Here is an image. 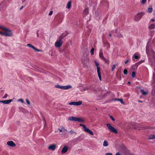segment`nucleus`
<instances>
[{"mask_svg": "<svg viewBox=\"0 0 155 155\" xmlns=\"http://www.w3.org/2000/svg\"><path fill=\"white\" fill-rule=\"evenodd\" d=\"M55 87H57V88H58L59 89H63V86H61L60 85H55Z\"/></svg>", "mask_w": 155, "mask_h": 155, "instance_id": "nucleus-24", "label": "nucleus"}, {"mask_svg": "<svg viewBox=\"0 0 155 155\" xmlns=\"http://www.w3.org/2000/svg\"><path fill=\"white\" fill-rule=\"evenodd\" d=\"M80 125L83 127L84 130V131L89 133L92 135H94V134L92 131L90 130L89 128L87 127L85 125L81 124H80Z\"/></svg>", "mask_w": 155, "mask_h": 155, "instance_id": "nucleus-6", "label": "nucleus"}, {"mask_svg": "<svg viewBox=\"0 0 155 155\" xmlns=\"http://www.w3.org/2000/svg\"><path fill=\"white\" fill-rule=\"evenodd\" d=\"M99 56L100 58L102 60L106 61V59L104 57L103 55V52L101 50H100L99 52Z\"/></svg>", "mask_w": 155, "mask_h": 155, "instance_id": "nucleus-13", "label": "nucleus"}, {"mask_svg": "<svg viewBox=\"0 0 155 155\" xmlns=\"http://www.w3.org/2000/svg\"><path fill=\"white\" fill-rule=\"evenodd\" d=\"M26 0H22V1L24 2H25Z\"/></svg>", "mask_w": 155, "mask_h": 155, "instance_id": "nucleus-52", "label": "nucleus"}, {"mask_svg": "<svg viewBox=\"0 0 155 155\" xmlns=\"http://www.w3.org/2000/svg\"><path fill=\"white\" fill-rule=\"evenodd\" d=\"M94 48H92L91 49L90 52H91V55H93L94 54Z\"/></svg>", "mask_w": 155, "mask_h": 155, "instance_id": "nucleus-28", "label": "nucleus"}, {"mask_svg": "<svg viewBox=\"0 0 155 155\" xmlns=\"http://www.w3.org/2000/svg\"><path fill=\"white\" fill-rule=\"evenodd\" d=\"M151 53L153 56V59L155 61V53L153 51H151Z\"/></svg>", "mask_w": 155, "mask_h": 155, "instance_id": "nucleus-25", "label": "nucleus"}, {"mask_svg": "<svg viewBox=\"0 0 155 155\" xmlns=\"http://www.w3.org/2000/svg\"><path fill=\"white\" fill-rule=\"evenodd\" d=\"M72 88V86L70 85H68L65 86H63L62 89L67 90Z\"/></svg>", "mask_w": 155, "mask_h": 155, "instance_id": "nucleus-16", "label": "nucleus"}, {"mask_svg": "<svg viewBox=\"0 0 155 155\" xmlns=\"http://www.w3.org/2000/svg\"><path fill=\"white\" fill-rule=\"evenodd\" d=\"M23 8V6H22L20 8V10H21V9H22Z\"/></svg>", "mask_w": 155, "mask_h": 155, "instance_id": "nucleus-47", "label": "nucleus"}, {"mask_svg": "<svg viewBox=\"0 0 155 155\" xmlns=\"http://www.w3.org/2000/svg\"><path fill=\"white\" fill-rule=\"evenodd\" d=\"M144 13L143 12L138 13L135 16L134 18V20L136 21H139L141 19Z\"/></svg>", "mask_w": 155, "mask_h": 155, "instance_id": "nucleus-7", "label": "nucleus"}, {"mask_svg": "<svg viewBox=\"0 0 155 155\" xmlns=\"http://www.w3.org/2000/svg\"><path fill=\"white\" fill-rule=\"evenodd\" d=\"M27 45L28 46V47L32 48V49H33L35 51H41L40 50L36 48L33 45H31V44H28Z\"/></svg>", "mask_w": 155, "mask_h": 155, "instance_id": "nucleus-12", "label": "nucleus"}, {"mask_svg": "<svg viewBox=\"0 0 155 155\" xmlns=\"http://www.w3.org/2000/svg\"><path fill=\"white\" fill-rule=\"evenodd\" d=\"M106 62H107V60L106 59V61H104Z\"/></svg>", "mask_w": 155, "mask_h": 155, "instance_id": "nucleus-53", "label": "nucleus"}, {"mask_svg": "<svg viewBox=\"0 0 155 155\" xmlns=\"http://www.w3.org/2000/svg\"><path fill=\"white\" fill-rule=\"evenodd\" d=\"M94 62L95 63V65L97 67V73L98 75L99 79L100 81H101V73L100 71V67L99 66V64L95 60L94 61Z\"/></svg>", "mask_w": 155, "mask_h": 155, "instance_id": "nucleus-4", "label": "nucleus"}, {"mask_svg": "<svg viewBox=\"0 0 155 155\" xmlns=\"http://www.w3.org/2000/svg\"><path fill=\"white\" fill-rule=\"evenodd\" d=\"M0 28L4 31L3 32L2 35L9 37L12 36V33L11 31L8 28L2 25L0 26Z\"/></svg>", "mask_w": 155, "mask_h": 155, "instance_id": "nucleus-1", "label": "nucleus"}, {"mask_svg": "<svg viewBox=\"0 0 155 155\" xmlns=\"http://www.w3.org/2000/svg\"><path fill=\"white\" fill-rule=\"evenodd\" d=\"M82 102L79 101L78 102H71L69 103L68 104L70 105H74L76 106H79L81 105L82 104Z\"/></svg>", "mask_w": 155, "mask_h": 155, "instance_id": "nucleus-8", "label": "nucleus"}, {"mask_svg": "<svg viewBox=\"0 0 155 155\" xmlns=\"http://www.w3.org/2000/svg\"><path fill=\"white\" fill-rule=\"evenodd\" d=\"M138 102H142V101H141L139 100L138 101Z\"/></svg>", "mask_w": 155, "mask_h": 155, "instance_id": "nucleus-50", "label": "nucleus"}, {"mask_svg": "<svg viewBox=\"0 0 155 155\" xmlns=\"http://www.w3.org/2000/svg\"><path fill=\"white\" fill-rule=\"evenodd\" d=\"M108 145L109 144L107 140H105L103 143V146L107 147L108 146Z\"/></svg>", "mask_w": 155, "mask_h": 155, "instance_id": "nucleus-18", "label": "nucleus"}, {"mask_svg": "<svg viewBox=\"0 0 155 155\" xmlns=\"http://www.w3.org/2000/svg\"><path fill=\"white\" fill-rule=\"evenodd\" d=\"M115 155H121V154L119 153H117Z\"/></svg>", "mask_w": 155, "mask_h": 155, "instance_id": "nucleus-46", "label": "nucleus"}, {"mask_svg": "<svg viewBox=\"0 0 155 155\" xmlns=\"http://www.w3.org/2000/svg\"><path fill=\"white\" fill-rule=\"evenodd\" d=\"M7 144L8 146L11 147H14L16 146L15 144L12 141L7 142Z\"/></svg>", "mask_w": 155, "mask_h": 155, "instance_id": "nucleus-10", "label": "nucleus"}, {"mask_svg": "<svg viewBox=\"0 0 155 155\" xmlns=\"http://www.w3.org/2000/svg\"><path fill=\"white\" fill-rule=\"evenodd\" d=\"M148 12L150 13L152 12L153 11V8H150L148 9Z\"/></svg>", "mask_w": 155, "mask_h": 155, "instance_id": "nucleus-27", "label": "nucleus"}, {"mask_svg": "<svg viewBox=\"0 0 155 155\" xmlns=\"http://www.w3.org/2000/svg\"><path fill=\"white\" fill-rule=\"evenodd\" d=\"M133 57L136 59H137L139 58L138 56L136 55L135 54H134Z\"/></svg>", "mask_w": 155, "mask_h": 155, "instance_id": "nucleus-29", "label": "nucleus"}, {"mask_svg": "<svg viewBox=\"0 0 155 155\" xmlns=\"http://www.w3.org/2000/svg\"><path fill=\"white\" fill-rule=\"evenodd\" d=\"M58 130H59L60 132H62L63 131L61 128V129L58 128Z\"/></svg>", "mask_w": 155, "mask_h": 155, "instance_id": "nucleus-38", "label": "nucleus"}, {"mask_svg": "<svg viewBox=\"0 0 155 155\" xmlns=\"http://www.w3.org/2000/svg\"><path fill=\"white\" fill-rule=\"evenodd\" d=\"M111 34H109V36H111Z\"/></svg>", "mask_w": 155, "mask_h": 155, "instance_id": "nucleus-54", "label": "nucleus"}, {"mask_svg": "<svg viewBox=\"0 0 155 155\" xmlns=\"http://www.w3.org/2000/svg\"><path fill=\"white\" fill-rule=\"evenodd\" d=\"M61 128L63 131H67V130L66 129H65L64 127H62Z\"/></svg>", "mask_w": 155, "mask_h": 155, "instance_id": "nucleus-36", "label": "nucleus"}, {"mask_svg": "<svg viewBox=\"0 0 155 155\" xmlns=\"http://www.w3.org/2000/svg\"><path fill=\"white\" fill-rule=\"evenodd\" d=\"M152 21H154V19H152L151 20Z\"/></svg>", "mask_w": 155, "mask_h": 155, "instance_id": "nucleus-48", "label": "nucleus"}, {"mask_svg": "<svg viewBox=\"0 0 155 155\" xmlns=\"http://www.w3.org/2000/svg\"><path fill=\"white\" fill-rule=\"evenodd\" d=\"M88 89V88L87 87H86L84 88V89H83V91H86Z\"/></svg>", "mask_w": 155, "mask_h": 155, "instance_id": "nucleus-43", "label": "nucleus"}, {"mask_svg": "<svg viewBox=\"0 0 155 155\" xmlns=\"http://www.w3.org/2000/svg\"><path fill=\"white\" fill-rule=\"evenodd\" d=\"M105 155H113L111 153H106Z\"/></svg>", "mask_w": 155, "mask_h": 155, "instance_id": "nucleus-40", "label": "nucleus"}, {"mask_svg": "<svg viewBox=\"0 0 155 155\" xmlns=\"http://www.w3.org/2000/svg\"><path fill=\"white\" fill-rule=\"evenodd\" d=\"M129 61V59H128L127 60H126L125 62V64H126Z\"/></svg>", "mask_w": 155, "mask_h": 155, "instance_id": "nucleus-44", "label": "nucleus"}, {"mask_svg": "<svg viewBox=\"0 0 155 155\" xmlns=\"http://www.w3.org/2000/svg\"><path fill=\"white\" fill-rule=\"evenodd\" d=\"M150 29H153L155 28V23L151 24L149 27Z\"/></svg>", "mask_w": 155, "mask_h": 155, "instance_id": "nucleus-21", "label": "nucleus"}, {"mask_svg": "<svg viewBox=\"0 0 155 155\" xmlns=\"http://www.w3.org/2000/svg\"><path fill=\"white\" fill-rule=\"evenodd\" d=\"M83 63L84 67L87 66L89 64V60L87 59L86 60L83 61Z\"/></svg>", "mask_w": 155, "mask_h": 155, "instance_id": "nucleus-15", "label": "nucleus"}, {"mask_svg": "<svg viewBox=\"0 0 155 155\" xmlns=\"http://www.w3.org/2000/svg\"><path fill=\"white\" fill-rule=\"evenodd\" d=\"M88 13V9L86 8L84 10V13L85 15H87Z\"/></svg>", "mask_w": 155, "mask_h": 155, "instance_id": "nucleus-23", "label": "nucleus"}, {"mask_svg": "<svg viewBox=\"0 0 155 155\" xmlns=\"http://www.w3.org/2000/svg\"><path fill=\"white\" fill-rule=\"evenodd\" d=\"M69 133L71 134H73V133H74V132L72 131V130H71L69 131Z\"/></svg>", "mask_w": 155, "mask_h": 155, "instance_id": "nucleus-42", "label": "nucleus"}, {"mask_svg": "<svg viewBox=\"0 0 155 155\" xmlns=\"http://www.w3.org/2000/svg\"><path fill=\"white\" fill-rule=\"evenodd\" d=\"M17 101L18 102H21L23 103H24V101H23V100L21 98L18 100Z\"/></svg>", "mask_w": 155, "mask_h": 155, "instance_id": "nucleus-31", "label": "nucleus"}, {"mask_svg": "<svg viewBox=\"0 0 155 155\" xmlns=\"http://www.w3.org/2000/svg\"><path fill=\"white\" fill-rule=\"evenodd\" d=\"M146 0H142L141 2V4H144L146 2Z\"/></svg>", "mask_w": 155, "mask_h": 155, "instance_id": "nucleus-34", "label": "nucleus"}, {"mask_svg": "<svg viewBox=\"0 0 155 155\" xmlns=\"http://www.w3.org/2000/svg\"><path fill=\"white\" fill-rule=\"evenodd\" d=\"M71 6V1H70L67 3V8L68 9H70Z\"/></svg>", "mask_w": 155, "mask_h": 155, "instance_id": "nucleus-20", "label": "nucleus"}, {"mask_svg": "<svg viewBox=\"0 0 155 155\" xmlns=\"http://www.w3.org/2000/svg\"><path fill=\"white\" fill-rule=\"evenodd\" d=\"M2 34H3V32H2L0 31V34L1 35H2Z\"/></svg>", "mask_w": 155, "mask_h": 155, "instance_id": "nucleus-49", "label": "nucleus"}, {"mask_svg": "<svg viewBox=\"0 0 155 155\" xmlns=\"http://www.w3.org/2000/svg\"><path fill=\"white\" fill-rule=\"evenodd\" d=\"M149 60H150V62H151V64H153V62L152 61V59H150Z\"/></svg>", "mask_w": 155, "mask_h": 155, "instance_id": "nucleus-45", "label": "nucleus"}, {"mask_svg": "<svg viewBox=\"0 0 155 155\" xmlns=\"http://www.w3.org/2000/svg\"><path fill=\"white\" fill-rule=\"evenodd\" d=\"M113 100L114 101H120L122 104H124V103L123 101V100L122 99L115 98Z\"/></svg>", "mask_w": 155, "mask_h": 155, "instance_id": "nucleus-17", "label": "nucleus"}, {"mask_svg": "<svg viewBox=\"0 0 155 155\" xmlns=\"http://www.w3.org/2000/svg\"><path fill=\"white\" fill-rule=\"evenodd\" d=\"M26 101L28 104H30V102L28 100V99H26Z\"/></svg>", "mask_w": 155, "mask_h": 155, "instance_id": "nucleus-35", "label": "nucleus"}, {"mask_svg": "<svg viewBox=\"0 0 155 155\" xmlns=\"http://www.w3.org/2000/svg\"><path fill=\"white\" fill-rule=\"evenodd\" d=\"M7 96L8 95L7 94H5L4 96L2 98H5L7 97Z\"/></svg>", "mask_w": 155, "mask_h": 155, "instance_id": "nucleus-37", "label": "nucleus"}, {"mask_svg": "<svg viewBox=\"0 0 155 155\" xmlns=\"http://www.w3.org/2000/svg\"><path fill=\"white\" fill-rule=\"evenodd\" d=\"M110 117L113 121H115V119L112 116H110Z\"/></svg>", "mask_w": 155, "mask_h": 155, "instance_id": "nucleus-39", "label": "nucleus"}, {"mask_svg": "<svg viewBox=\"0 0 155 155\" xmlns=\"http://www.w3.org/2000/svg\"><path fill=\"white\" fill-rule=\"evenodd\" d=\"M115 68L116 65H113L111 69L112 71H113L115 69Z\"/></svg>", "mask_w": 155, "mask_h": 155, "instance_id": "nucleus-33", "label": "nucleus"}, {"mask_svg": "<svg viewBox=\"0 0 155 155\" xmlns=\"http://www.w3.org/2000/svg\"><path fill=\"white\" fill-rule=\"evenodd\" d=\"M127 70L126 69H125L124 71V72H123L124 74H127Z\"/></svg>", "mask_w": 155, "mask_h": 155, "instance_id": "nucleus-32", "label": "nucleus"}, {"mask_svg": "<svg viewBox=\"0 0 155 155\" xmlns=\"http://www.w3.org/2000/svg\"><path fill=\"white\" fill-rule=\"evenodd\" d=\"M140 92L143 95H146L147 94V92L145 91L143 89H141L140 90Z\"/></svg>", "mask_w": 155, "mask_h": 155, "instance_id": "nucleus-22", "label": "nucleus"}, {"mask_svg": "<svg viewBox=\"0 0 155 155\" xmlns=\"http://www.w3.org/2000/svg\"><path fill=\"white\" fill-rule=\"evenodd\" d=\"M56 147V145L55 144H53L50 145L48 147V149L49 150L54 151L55 150Z\"/></svg>", "mask_w": 155, "mask_h": 155, "instance_id": "nucleus-11", "label": "nucleus"}, {"mask_svg": "<svg viewBox=\"0 0 155 155\" xmlns=\"http://www.w3.org/2000/svg\"><path fill=\"white\" fill-rule=\"evenodd\" d=\"M68 149V147L66 146H64L63 148L61 153L62 154L66 153Z\"/></svg>", "mask_w": 155, "mask_h": 155, "instance_id": "nucleus-14", "label": "nucleus"}, {"mask_svg": "<svg viewBox=\"0 0 155 155\" xmlns=\"http://www.w3.org/2000/svg\"><path fill=\"white\" fill-rule=\"evenodd\" d=\"M68 120H69L73 121H78L79 122H82L84 121V120L81 118L75 117L73 116L70 117L68 118Z\"/></svg>", "mask_w": 155, "mask_h": 155, "instance_id": "nucleus-3", "label": "nucleus"}, {"mask_svg": "<svg viewBox=\"0 0 155 155\" xmlns=\"http://www.w3.org/2000/svg\"><path fill=\"white\" fill-rule=\"evenodd\" d=\"M155 139V135L152 134L150 135L148 138L149 140H153Z\"/></svg>", "mask_w": 155, "mask_h": 155, "instance_id": "nucleus-19", "label": "nucleus"}, {"mask_svg": "<svg viewBox=\"0 0 155 155\" xmlns=\"http://www.w3.org/2000/svg\"><path fill=\"white\" fill-rule=\"evenodd\" d=\"M128 83L129 84H130V82H128Z\"/></svg>", "mask_w": 155, "mask_h": 155, "instance_id": "nucleus-51", "label": "nucleus"}, {"mask_svg": "<svg viewBox=\"0 0 155 155\" xmlns=\"http://www.w3.org/2000/svg\"><path fill=\"white\" fill-rule=\"evenodd\" d=\"M12 101V100L9 99L4 101L0 100V103H2L4 104H8Z\"/></svg>", "mask_w": 155, "mask_h": 155, "instance_id": "nucleus-9", "label": "nucleus"}, {"mask_svg": "<svg viewBox=\"0 0 155 155\" xmlns=\"http://www.w3.org/2000/svg\"><path fill=\"white\" fill-rule=\"evenodd\" d=\"M64 37V36L62 35L60 36L59 38V40L57 41L55 44V46L56 47H59L62 45L63 44L62 40Z\"/></svg>", "mask_w": 155, "mask_h": 155, "instance_id": "nucleus-2", "label": "nucleus"}, {"mask_svg": "<svg viewBox=\"0 0 155 155\" xmlns=\"http://www.w3.org/2000/svg\"><path fill=\"white\" fill-rule=\"evenodd\" d=\"M107 126L108 129L110 130V132L114 133L115 134L117 133L118 132L117 130L113 126H112L110 124H107Z\"/></svg>", "mask_w": 155, "mask_h": 155, "instance_id": "nucleus-5", "label": "nucleus"}, {"mask_svg": "<svg viewBox=\"0 0 155 155\" xmlns=\"http://www.w3.org/2000/svg\"><path fill=\"white\" fill-rule=\"evenodd\" d=\"M136 75V73L135 72L133 71L132 72V76L133 78H134L135 77Z\"/></svg>", "mask_w": 155, "mask_h": 155, "instance_id": "nucleus-30", "label": "nucleus"}, {"mask_svg": "<svg viewBox=\"0 0 155 155\" xmlns=\"http://www.w3.org/2000/svg\"><path fill=\"white\" fill-rule=\"evenodd\" d=\"M149 47H148V46L147 45L146 47V53L148 55L149 54Z\"/></svg>", "mask_w": 155, "mask_h": 155, "instance_id": "nucleus-26", "label": "nucleus"}, {"mask_svg": "<svg viewBox=\"0 0 155 155\" xmlns=\"http://www.w3.org/2000/svg\"><path fill=\"white\" fill-rule=\"evenodd\" d=\"M53 13V12L52 11H51L49 13V15H52Z\"/></svg>", "mask_w": 155, "mask_h": 155, "instance_id": "nucleus-41", "label": "nucleus"}]
</instances>
